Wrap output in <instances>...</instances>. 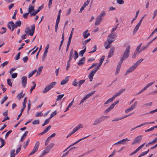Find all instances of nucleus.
Wrapping results in <instances>:
<instances>
[{"mask_svg":"<svg viewBox=\"0 0 157 157\" xmlns=\"http://www.w3.org/2000/svg\"><path fill=\"white\" fill-rule=\"evenodd\" d=\"M143 59H140L137 60L136 63L131 67H130L126 71L124 75L126 76L128 74L132 72L139 66L140 63L143 61Z\"/></svg>","mask_w":157,"mask_h":157,"instance_id":"obj_1","label":"nucleus"},{"mask_svg":"<svg viewBox=\"0 0 157 157\" xmlns=\"http://www.w3.org/2000/svg\"><path fill=\"white\" fill-rule=\"evenodd\" d=\"M31 29L29 27H27L25 30V32L27 34H28L30 36H33L34 33L35 25H33L31 26Z\"/></svg>","mask_w":157,"mask_h":157,"instance_id":"obj_2","label":"nucleus"},{"mask_svg":"<svg viewBox=\"0 0 157 157\" xmlns=\"http://www.w3.org/2000/svg\"><path fill=\"white\" fill-rule=\"evenodd\" d=\"M54 146V144L51 143L49 145L46 147L42 153L39 157H43L44 155L48 153L50 149L53 147Z\"/></svg>","mask_w":157,"mask_h":157,"instance_id":"obj_3","label":"nucleus"},{"mask_svg":"<svg viewBox=\"0 0 157 157\" xmlns=\"http://www.w3.org/2000/svg\"><path fill=\"white\" fill-rule=\"evenodd\" d=\"M130 46L128 45L126 48L125 51L124 52L122 58L125 59L127 58L129 56L130 53Z\"/></svg>","mask_w":157,"mask_h":157,"instance_id":"obj_4","label":"nucleus"},{"mask_svg":"<svg viewBox=\"0 0 157 157\" xmlns=\"http://www.w3.org/2000/svg\"><path fill=\"white\" fill-rule=\"evenodd\" d=\"M83 127V126L82 124H78L76 127H75L74 128L73 131L71 132L67 136V137L68 138L69 137L75 133L77 131L78 129L82 128Z\"/></svg>","mask_w":157,"mask_h":157,"instance_id":"obj_5","label":"nucleus"},{"mask_svg":"<svg viewBox=\"0 0 157 157\" xmlns=\"http://www.w3.org/2000/svg\"><path fill=\"white\" fill-rule=\"evenodd\" d=\"M142 137L143 136L142 135H140L136 137L133 140L132 144L134 145L140 143L142 140Z\"/></svg>","mask_w":157,"mask_h":157,"instance_id":"obj_6","label":"nucleus"},{"mask_svg":"<svg viewBox=\"0 0 157 157\" xmlns=\"http://www.w3.org/2000/svg\"><path fill=\"white\" fill-rule=\"evenodd\" d=\"M40 144V143L39 141H37L32 151L30 153V154H29V156L33 155L38 150V149L39 147Z\"/></svg>","mask_w":157,"mask_h":157,"instance_id":"obj_7","label":"nucleus"},{"mask_svg":"<svg viewBox=\"0 0 157 157\" xmlns=\"http://www.w3.org/2000/svg\"><path fill=\"white\" fill-rule=\"evenodd\" d=\"M155 82V81H154L152 82H151L148 84L146 85L143 89L141 90L138 93H137L136 95H138L146 90L149 87L151 86Z\"/></svg>","mask_w":157,"mask_h":157,"instance_id":"obj_8","label":"nucleus"},{"mask_svg":"<svg viewBox=\"0 0 157 157\" xmlns=\"http://www.w3.org/2000/svg\"><path fill=\"white\" fill-rule=\"evenodd\" d=\"M116 37L114 34L111 33L108 35L107 41L109 43H111L114 41V38Z\"/></svg>","mask_w":157,"mask_h":157,"instance_id":"obj_9","label":"nucleus"},{"mask_svg":"<svg viewBox=\"0 0 157 157\" xmlns=\"http://www.w3.org/2000/svg\"><path fill=\"white\" fill-rule=\"evenodd\" d=\"M97 71V69H94L89 73L88 75V77L90 82L92 81L93 79V76L95 74Z\"/></svg>","mask_w":157,"mask_h":157,"instance_id":"obj_10","label":"nucleus"},{"mask_svg":"<svg viewBox=\"0 0 157 157\" xmlns=\"http://www.w3.org/2000/svg\"><path fill=\"white\" fill-rule=\"evenodd\" d=\"M27 77L26 76H23L21 78V82L22 86L25 88L26 86L27 83Z\"/></svg>","mask_w":157,"mask_h":157,"instance_id":"obj_11","label":"nucleus"},{"mask_svg":"<svg viewBox=\"0 0 157 157\" xmlns=\"http://www.w3.org/2000/svg\"><path fill=\"white\" fill-rule=\"evenodd\" d=\"M130 141V140L128 139V138H126L125 139H123L116 143H115L114 144V145H116L117 144H126L125 142L126 141Z\"/></svg>","mask_w":157,"mask_h":157,"instance_id":"obj_12","label":"nucleus"},{"mask_svg":"<svg viewBox=\"0 0 157 157\" xmlns=\"http://www.w3.org/2000/svg\"><path fill=\"white\" fill-rule=\"evenodd\" d=\"M90 1V0H87V1L86 2H85L84 3V4L80 8V10L79 12L80 13H81L82 12V11L84 10V8H85L89 4Z\"/></svg>","mask_w":157,"mask_h":157,"instance_id":"obj_13","label":"nucleus"},{"mask_svg":"<svg viewBox=\"0 0 157 157\" xmlns=\"http://www.w3.org/2000/svg\"><path fill=\"white\" fill-rule=\"evenodd\" d=\"M115 50V48L113 47L111 48L110 49L109 51V52L108 55V58H109L112 57L114 54V53Z\"/></svg>","mask_w":157,"mask_h":157,"instance_id":"obj_14","label":"nucleus"},{"mask_svg":"<svg viewBox=\"0 0 157 157\" xmlns=\"http://www.w3.org/2000/svg\"><path fill=\"white\" fill-rule=\"evenodd\" d=\"M14 25V22L12 21H11L8 23L7 27L10 29H11L12 31H13Z\"/></svg>","mask_w":157,"mask_h":157,"instance_id":"obj_15","label":"nucleus"},{"mask_svg":"<svg viewBox=\"0 0 157 157\" xmlns=\"http://www.w3.org/2000/svg\"><path fill=\"white\" fill-rule=\"evenodd\" d=\"M90 136H87L86 137H83V138H82L80 139H79V140H78L76 142H75L73 144H71V145H70V146L68 147V148H67L64 151H63V152H65L68 149V148L70 147H71V146H73L75 144H76L78 143L79 141H80L83 140V139H85L87 138V137H89Z\"/></svg>","mask_w":157,"mask_h":157,"instance_id":"obj_16","label":"nucleus"},{"mask_svg":"<svg viewBox=\"0 0 157 157\" xmlns=\"http://www.w3.org/2000/svg\"><path fill=\"white\" fill-rule=\"evenodd\" d=\"M85 57H83L77 63L78 64L79 66L82 65L85 62Z\"/></svg>","mask_w":157,"mask_h":157,"instance_id":"obj_17","label":"nucleus"},{"mask_svg":"<svg viewBox=\"0 0 157 157\" xmlns=\"http://www.w3.org/2000/svg\"><path fill=\"white\" fill-rule=\"evenodd\" d=\"M125 90L124 89H122L121 90H120L119 92L118 93L115 94L113 97V98L114 99L117 96H119L120 95L121 93H122Z\"/></svg>","mask_w":157,"mask_h":157,"instance_id":"obj_18","label":"nucleus"},{"mask_svg":"<svg viewBox=\"0 0 157 157\" xmlns=\"http://www.w3.org/2000/svg\"><path fill=\"white\" fill-rule=\"evenodd\" d=\"M108 116H102L101 117L99 118H97L100 123L102 121H104L105 120L108 118Z\"/></svg>","mask_w":157,"mask_h":157,"instance_id":"obj_19","label":"nucleus"},{"mask_svg":"<svg viewBox=\"0 0 157 157\" xmlns=\"http://www.w3.org/2000/svg\"><path fill=\"white\" fill-rule=\"evenodd\" d=\"M69 77V76H67L61 82L60 84L63 85L66 83L68 81Z\"/></svg>","mask_w":157,"mask_h":157,"instance_id":"obj_20","label":"nucleus"},{"mask_svg":"<svg viewBox=\"0 0 157 157\" xmlns=\"http://www.w3.org/2000/svg\"><path fill=\"white\" fill-rule=\"evenodd\" d=\"M51 125H49V126H48V127H47L44 130V131L40 133H39V135H43L45 133H46V132H48V131L50 129V128H51Z\"/></svg>","mask_w":157,"mask_h":157,"instance_id":"obj_21","label":"nucleus"},{"mask_svg":"<svg viewBox=\"0 0 157 157\" xmlns=\"http://www.w3.org/2000/svg\"><path fill=\"white\" fill-rule=\"evenodd\" d=\"M88 30H86V31L83 32V36L84 39L87 38L90 36V33L88 32Z\"/></svg>","mask_w":157,"mask_h":157,"instance_id":"obj_22","label":"nucleus"},{"mask_svg":"<svg viewBox=\"0 0 157 157\" xmlns=\"http://www.w3.org/2000/svg\"><path fill=\"white\" fill-rule=\"evenodd\" d=\"M142 44L141 43L138 46L136 50L135 51L138 54H140L142 52V49H140L141 47V46Z\"/></svg>","mask_w":157,"mask_h":157,"instance_id":"obj_23","label":"nucleus"},{"mask_svg":"<svg viewBox=\"0 0 157 157\" xmlns=\"http://www.w3.org/2000/svg\"><path fill=\"white\" fill-rule=\"evenodd\" d=\"M102 20L101 19L99 18L98 17L96 19V21L95 22V25H98Z\"/></svg>","mask_w":157,"mask_h":157,"instance_id":"obj_24","label":"nucleus"},{"mask_svg":"<svg viewBox=\"0 0 157 157\" xmlns=\"http://www.w3.org/2000/svg\"><path fill=\"white\" fill-rule=\"evenodd\" d=\"M140 25L141 24H140V23H138L136 25L133 30V34H135L136 32L138 31Z\"/></svg>","mask_w":157,"mask_h":157,"instance_id":"obj_25","label":"nucleus"},{"mask_svg":"<svg viewBox=\"0 0 157 157\" xmlns=\"http://www.w3.org/2000/svg\"><path fill=\"white\" fill-rule=\"evenodd\" d=\"M106 13L105 11H102L101 14L98 16L99 18L103 20V17L105 16Z\"/></svg>","mask_w":157,"mask_h":157,"instance_id":"obj_26","label":"nucleus"},{"mask_svg":"<svg viewBox=\"0 0 157 157\" xmlns=\"http://www.w3.org/2000/svg\"><path fill=\"white\" fill-rule=\"evenodd\" d=\"M56 82H53L51 83L48 85V86L49 87V88L50 89L55 86L56 84Z\"/></svg>","mask_w":157,"mask_h":157,"instance_id":"obj_27","label":"nucleus"},{"mask_svg":"<svg viewBox=\"0 0 157 157\" xmlns=\"http://www.w3.org/2000/svg\"><path fill=\"white\" fill-rule=\"evenodd\" d=\"M85 48L84 49L80 51L79 52V55L80 56H83V54L86 51V46H84Z\"/></svg>","mask_w":157,"mask_h":157,"instance_id":"obj_28","label":"nucleus"},{"mask_svg":"<svg viewBox=\"0 0 157 157\" xmlns=\"http://www.w3.org/2000/svg\"><path fill=\"white\" fill-rule=\"evenodd\" d=\"M43 68V66H41V67H39V68L38 69V70L37 73H36V76L39 75H40V73L41 72V71H42Z\"/></svg>","mask_w":157,"mask_h":157,"instance_id":"obj_29","label":"nucleus"},{"mask_svg":"<svg viewBox=\"0 0 157 157\" xmlns=\"http://www.w3.org/2000/svg\"><path fill=\"white\" fill-rule=\"evenodd\" d=\"M15 150L13 149L11 150L10 152V157H15V155H16L15 153Z\"/></svg>","mask_w":157,"mask_h":157,"instance_id":"obj_30","label":"nucleus"},{"mask_svg":"<svg viewBox=\"0 0 157 157\" xmlns=\"http://www.w3.org/2000/svg\"><path fill=\"white\" fill-rule=\"evenodd\" d=\"M114 107L111 105L110 106L107 108L105 111V113H107L109 112L111 110L113 109Z\"/></svg>","mask_w":157,"mask_h":157,"instance_id":"obj_31","label":"nucleus"},{"mask_svg":"<svg viewBox=\"0 0 157 157\" xmlns=\"http://www.w3.org/2000/svg\"><path fill=\"white\" fill-rule=\"evenodd\" d=\"M114 99V98L112 97L111 98H109L108 100H107L106 102L104 103L105 105L107 104L110 103L112 102L113 100Z\"/></svg>","mask_w":157,"mask_h":157,"instance_id":"obj_32","label":"nucleus"},{"mask_svg":"<svg viewBox=\"0 0 157 157\" xmlns=\"http://www.w3.org/2000/svg\"><path fill=\"white\" fill-rule=\"evenodd\" d=\"M34 10V7L33 6H29V12L30 13V15L32 13V12Z\"/></svg>","mask_w":157,"mask_h":157,"instance_id":"obj_33","label":"nucleus"},{"mask_svg":"<svg viewBox=\"0 0 157 157\" xmlns=\"http://www.w3.org/2000/svg\"><path fill=\"white\" fill-rule=\"evenodd\" d=\"M0 140L2 143V145L0 146V148H1L5 144L6 142L5 140L2 138H0Z\"/></svg>","mask_w":157,"mask_h":157,"instance_id":"obj_34","label":"nucleus"},{"mask_svg":"<svg viewBox=\"0 0 157 157\" xmlns=\"http://www.w3.org/2000/svg\"><path fill=\"white\" fill-rule=\"evenodd\" d=\"M111 43H109V42L108 41L105 42V49H107L109 48H110V44Z\"/></svg>","mask_w":157,"mask_h":157,"instance_id":"obj_35","label":"nucleus"},{"mask_svg":"<svg viewBox=\"0 0 157 157\" xmlns=\"http://www.w3.org/2000/svg\"><path fill=\"white\" fill-rule=\"evenodd\" d=\"M50 90L51 89L49 88V87H48V86H47L45 87L44 89L43 90V93H46Z\"/></svg>","mask_w":157,"mask_h":157,"instance_id":"obj_36","label":"nucleus"},{"mask_svg":"<svg viewBox=\"0 0 157 157\" xmlns=\"http://www.w3.org/2000/svg\"><path fill=\"white\" fill-rule=\"evenodd\" d=\"M78 54L77 53L76 51L75 50L74 51V54L73 55L74 58L75 59H76L78 58Z\"/></svg>","mask_w":157,"mask_h":157,"instance_id":"obj_37","label":"nucleus"},{"mask_svg":"<svg viewBox=\"0 0 157 157\" xmlns=\"http://www.w3.org/2000/svg\"><path fill=\"white\" fill-rule=\"evenodd\" d=\"M32 83H33V86L31 87L30 89V91L31 93L32 91L35 88L36 86V84L35 82H33Z\"/></svg>","mask_w":157,"mask_h":157,"instance_id":"obj_38","label":"nucleus"},{"mask_svg":"<svg viewBox=\"0 0 157 157\" xmlns=\"http://www.w3.org/2000/svg\"><path fill=\"white\" fill-rule=\"evenodd\" d=\"M36 70H34L31 72L30 73H29L28 75V77L30 78L32 77L33 75L36 73Z\"/></svg>","mask_w":157,"mask_h":157,"instance_id":"obj_39","label":"nucleus"},{"mask_svg":"<svg viewBox=\"0 0 157 157\" xmlns=\"http://www.w3.org/2000/svg\"><path fill=\"white\" fill-rule=\"evenodd\" d=\"M95 91H93V92H91L89 93L88 94L86 95V96H85L86 97L88 98L89 97H90V96H91L92 95L94 94V93H95Z\"/></svg>","mask_w":157,"mask_h":157,"instance_id":"obj_40","label":"nucleus"},{"mask_svg":"<svg viewBox=\"0 0 157 157\" xmlns=\"http://www.w3.org/2000/svg\"><path fill=\"white\" fill-rule=\"evenodd\" d=\"M137 104V101H135L134 103L132 105L130 108L132 109V110L134 109L136 106V105Z\"/></svg>","mask_w":157,"mask_h":157,"instance_id":"obj_41","label":"nucleus"},{"mask_svg":"<svg viewBox=\"0 0 157 157\" xmlns=\"http://www.w3.org/2000/svg\"><path fill=\"white\" fill-rule=\"evenodd\" d=\"M137 104V101H135L134 103L132 105L130 108L132 109V110L134 109L136 106V105Z\"/></svg>","mask_w":157,"mask_h":157,"instance_id":"obj_42","label":"nucleus"},{"mask_svg":"<svg viewBox=\"0 0 157 157\" xmlns=\"http://www.w3.org/2000/svg\"><path fill=\"white\" fill-rule=\"evenodd\" d=\"M64 96V94L59 95H58L56 98V101H59L60 99H61Z\"/></svg>","mask_w":157,"mask_h":157,"instance_id":"obj_43","label":"nucleus"},{"mask_svg":"<svg viewBox=\"0 0 157 157\" xmlns=\"http://www.w3.org/2000/svg\"><path fill=\"white\" fill-rule=\"evenodd\" d=\"M8 99V97L6 96H5L3 99H2L1 101V104H3L4 103V102L5 101H6L7 100V99Z\"/></svg>","mask_w":157,"mask_h":157,"instance_id":"obj_44","label":"nucleus"},{"mask_svg":"<svg viewBox=\"0 0 157 157\" xmlns=\"http://www.w3.org/2000/svg\"><path fill=\"white\" fill-rule=\"evenodd\" d=\"M154 123V122H144V123H143V124H140L139 125H138V127H141L142 126H143L144 125H145V124H151Z\"/></svg>","mask_w":157,"mask_h":157,"instance_id":"obj_45","label":"nucleus"},{"mask_svg":"<svg viewBox=\"0 0 157 157\" xmlns=\"http://www.w3.org/2000/svg\"><path fill=\"white\" fill-rule=\"evenodd\" d=\"M48 52V51H45V50L44 51V55L42 57L43 61H44L45 59L46 58V57L47 56Z\"/></svg>","mask_w":157,"mask_h":157,"instance_id":"obj_46","label":"nucleus"},{"mask_svg":"<svg viewBox=\"0 0 157 157\" xmlns=\"http://www.w3.org/2000/svg\"><path fill=\"white\" fill-rule=\"evenodd\" d=\"M99 122L98 120L96 119L94 121V123L93 124V126H96L98 125L99 123Z\"/></svg>","mask_w":157,"mask_h":157,"instance_id":"obj_47","label":"nucleus"},{"mask_svg":"<svg viewBox=\"0 0 157 157\" xmlns=\"http://www.w3.org/2000/svg\"><path fill=\"white\" fill-rule=\"evenodd\" d=\"M78 82L76 79H75L72 82V84L73 85L75 86H78Z\"/></svg>","mask_w":157,"mask_h":157,"instance_id":"obj_48","label":"nucleus"},{"mask_svg":"<svg viewBox=\"0 0 157 157\" xmlns=\"http://www.w3.org/2000/svg\"><path fill=\"white\" fill-rule=\"evenodd\" d=\"M85 81V80H81L78 82V84L79 87H80L81 85Z\"/></svg>","mask_w":157,"mask_h":157,"instance_id":"obj_49","label":"nucleus"},{"mask_svg":"<svg viewBox=\"0 0 157 157\" xmlns=\"http://www.w3.org/2000/svg\"><path fill=\"white\" fill-rule=\"evenodd\" d=\"M56 114H57L56 111H54V112H53V113H52L50 115V117H49V118L50 119L51 118H52L54 116L56 115Z\"/></svg>","mask_w":157,"mask_h":157,"instance_id":"obj_50","label":"nucleus"},{"mask_svg":"<svg viewBox=\"0 0 157 157\" xmlns=\"http://www.w3.org/2000/svg\"><path fill=\"white\" fill-rule=\"evenodd\" d=\"M39 11V10H37L35 12L32 13L30 14V16L32 17L35 16Z\"/></svg>","mask_w":157,"mask_h":157,"instance_id":"obj_51","label":"nucleus"},{"mask_svg":"<svg viewBox=\"0 0 157 157\" xmlns=\"http://www.w3.org/2000/svg\"><path fill=\"white\" fill-rule=\"evenodd\" d=\"M43 115V114L41 112H37L35 115V117H40L42 116Z\"/></svg>","mask_w":157,"mask_h":157,"instance_id":"obj_52","label":"nucleus"},{"mask_svg":"<svg viewBox=\"0 0 157 157\" xmlns=\"http://www.w3.org/2000/svg\"><path fill=\"white\" fill-rule=\"evenodd\" d=\"M50 119L49 118V119H48L45 120V121L44 123L42 124V126H44L45 125H46V124H48L49 122Z\"/></svg>","mask_w":157,"mask_h":157,"instance_id":"obj_53","label":"nucleus"},{"mask_svg":"<svg viewBox=\"0 0 157 157\" xmlns=\"http://www.w3.org/2000/svg\"><path fill=\"white\" fill-rule=\"evenodd\" d=\"M30 141V140L28 139L27 141L25 143H24V145H23V147L25 149L27 145L29 144V142Z\"/></svg>","mask_w":157,"mask_h":157,"instance_id":"obj_54","label":"nucleus"},{"mask_svg":"<svg viewBox=\"0 0 157 157\" xmlns=\"http://www.w3.org/2000/svg\"><path fill=\"white\" fill-rule=\"evenodd\" d=\"M40 121L39 120H34L32 123V124L33 125L39 124Z\"/></svg>","mask_w":157,"mask_h":157,"instance_id":"obj_55","label":"nucleus"},{"mask_svg":"<svg viewBox=\"0 0 157 157\" xmlns=\"http://www.w3.org/2000/svg\"><path fill=\"white\" fill-rule=\"evenodd\" d=\"M117 2L120 4H123L124 3L123 0H117Z\"/></svg>","mask_w":157,"mask_h":157,"instance_id":"obj_56","label":"nucleus"},{"mask_svg":"<svg viewBox=\"0 0 157 157\" xmlns=\"http://www.w3.org/2000/svg\"><path fill=\"white\" fill-rule=\"evenodd\" d=\"M11 75L12 78H16L17 76V73H14L13 74H12V73Z\"/></svg>","mask_w":157,"mask_h":157,"instance_id":"obj_57","label":"nucleus"},{"mask_svg":"<svg viewBox=\"0 0 157 157\" xmlns=\"http://www.w3.org/2000/svg\"><path fill=\"white\" fill-rule=\"evenodd\" d=\"M21 22L20 20L18 21L15 22V24L17 26L20 27L21 25Z\"/></svg>","mask_w":157,"mask_h":157,"instance_id":"obj_58","label":"nucleus"},{"mask_svg":"<svg viewBox=\"0 0 157 157\" xmlns=\"http://www.w3.org/2000/svg\"><path fill=\"white\" fill-rule=\"evenodd\" d=\"M91 39L90 38L88 39H87V40H85L84 42H83L82 43V44L83 45H85L88 42H89L90 41V40Z\"/></svg>","mask_w":157,"mask_h":157,"instance_id":"obj_59","label":"nucleus"},{"mask_svg":"<svg viewBox=\"0 0 157 157\" xmlns=\"http://www.w3.org/2000/svg\"><path fill=\"white\" fill-rule=\"evenodd\" d=\"M23 92L22 91L21 93L19 94L17 96V97L19 100H20L22 98V95Z\"/></svg>","mask_w":157,"mask_h":157,"instance_id":"obj_60","label":"nucleus"},{"mask_svg":"<svg viewBox=\"0 0 157 157\" xmlns=\"http://www.w3.org/2000/svg\"><path fill=\"white\" fill-rule=\"evenodd\" d=\"M2 31L0 32V33L3 34L5 33L6 32V29L5 28L2 27L1 29Z\"/></svg>","mask_w":157,"mask_h":157,"instance_id":"obj_61","label":"nucleus"},{"mask_svg":"<svg viewBox=\"0 0 157 157\" xmlns=\"http://www.w3.org/2000/svg\"><path fill=\"white\" fill-rule=\"evenodd\" d=\"M21 54V52H19L17 55L15 57V59L17 60L19 59L20 58V56Z\"/></svg>","mask_w":157,"mask_h":157,"instance_id":"obj_62","label":"nucleus"},{"mask_svg":"<svg viewBox=\"0 0 157 157\" xmlns=\"http://www.w3.org/2000/svg\"><path fill=\"white\" fill-rule=\"evenodd\" d=\"M29 13H24L23 14V17L25 19H26L27 18V17L29 14Z\"/></svg>","mask_w":157,"mask_h":157,"instance_id":"obj_63","label":"nucleus"},{"mask_svg":"<svg viewBox=\"0 0 157 157\" xmlns=\"http://www.w3.org/2000/svg\"><path fill=\"white\" fill-rule=\"evenodd\" d=\"M7 82L8 84L10 86H12V83L11 82L10 79V78H9L7 79Z\"/></svg>","mask_w":157,"mask_h":157,"instance_id":"obj_64","label":"nucleus"}]
</instances>
